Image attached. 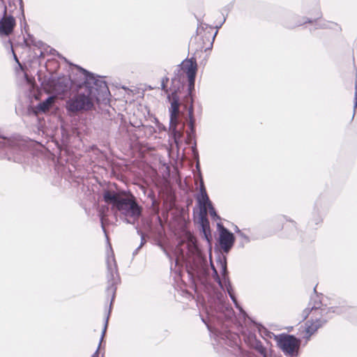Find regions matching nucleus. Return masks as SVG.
I'll return each mask as SVG.
<instances>
[{"mask_svg": "<svg viewBox=\"0 0 357 357\" xmlns=\"http://www.w3.org/2000/svg\"><path fill=\"white\" fill-rule=\"evenodd\" d=\"M199 289H195L198 292ZM208 296L209 309L206 310L208 317L215 324L212 326L202 321L206 325L208 330L214 334L219 344H225L231 347H236L238 357H254V354L243 349L238 346L239 336L228 329L229 326L236 320L235 312L231 306L225 303V296L219 289H202Z\"/></svg>", "mask_w": 357, "mask_h": 357, "instance_id": "nucleus-1", "label": "nucleus"}, {"mask_svg": "<svg viewBox=\"0 0 357 357\" xmlns=\"http://www.w3.org/2000/svg\"><path fill=\"white\" fill-rule=\"evenodd\" d=\"M83 75V81L77 84L78 92L66 102V109L70 116L92 109L94 102H100L110 96V92L103 77L97 75L84 68L75 65Z\"/></svg>", "mask_w": 357, "mask_h": 357, "instance_id": "nucleus-2", "label": "nucleus"}, {"mask_svg": "<svg viewBox=\"0 0 357 357\" xmlns=\"http://www.w3.org/2000/svg\"><path fill=\"white\" fill-rule=\"evenodd\" d=\"M102 196L103 201L111 205L112 211L121 221L132 225L138 223L143 209L130 191L105 189Z\"/></svg>", "mask_w": 357, "mask_h": 357, "instance_id": "nucleus-3", "label": "nucleus"}, {"mask_svg": "<svg viewBox=\"0 0 357 357\" xmlns=\"http://www.w3.org/2000/svg\"><path fill=\"white\" fill-rule=\"evenodd\" d=\"M107 278L108 282V286L106 289V292L108 295L112 294V298L109 304V307L108 310L107 314L105 317L104 327L102 331L101 337L100 339V342L98 344L99 348L100 347L101 342L103 340V338L106 334L109 318L111 314L112 303L115 298L116 291V284L119 281V277L117 272V266L114 257L110 260L109 259L107 261Z\"/></svg>", "mask_w": 357, "mask_h": 357, "instance_id": "nucleus-4", "label": "nucleus"}, {"mask_svg": "<svg viewBox=\"0 0 357 357\" xmlns=\"http://www.w3.org/2000/svg\"><path fill=\"white\" fill-rule=\"evenodd\" d=\"M242 327V333L243 335L244 340L245 343L252 349H254L261 357H273L271 351H268L266 347H265L261 342L259 340L256 335L255 333V329L257 328L260 332L261 328L263 326L260 324H257L256 326H254L253 324H248L247 326H243L242 324H241Z\"/></svg>", "mask_w": 357, "mask_h": 357, "instance_id": "nucleus-5", "label": "nucleus"}, {"mask_svg": "<svg viewBox=\"0 0 357 357\" xmlns=\"http://www.w3.org/2000/svg\"><path fill=\"white\" fill-rule=\"evenodd\" d=\"M277 344L285 355L296 356L301 340L294 335L282 333L275 337Z\"/></svg>", "mask_w": 357, "mask_h": 357, "instance_id": "nucleus-6", "label": "nucleus"}, {"mask_svg": "<svg viewBox=\"0 0 357 357\" xmlns=\"http://www.w3.org/2000/svg\"><path fill=\"white\" fill-rule=\"evenodd\" d=\"M217 264L220 266V273L222 278L220 277L218 273L214 266L212 261H210L211 268L213 271L212 277L214 280L218 284L221 289L225 290V286L230 287L231 284L229 277V271L227 269V261L225 255L222 253L218 254L217 257Z\"/></svg>", "mask_w": 357, "mask_h": 357, "instance_id": "nucleus-7", "label": "nucleus"}, {"mask_svg": "<svg viewBox=\"0 0 357 357\" xmlns=\"http://www.w3.org/2000/svg\"><path fill=\"white\" fill-rule=\"evenodd\" d=\"M219 231L218 244L224 253L227 254L233 248L235 243V236L221 222L217 223Z\"/></svg>", "mask_w": 357, "mask_h": 357, "instance_id": "nucleus-8", "label": "nucleus"}, {"mask_svg": "<svg viewBox=\"0 0 357 357\" xmlns=\"http://www.w3.org/2000/svg\"><path fill=\"white\" fill-rule=\"evenodd\" d=\"M79 83V82L77 81L75 78H72L71 77H59L56 80L53 81L54 91L58 95H64L72 86L77 88V84Z\"/></svg>", "mask_w": 357, "mask_h": 357, "instance_id": "nucleus-9", "label": "nucleus"}, {"mask_svg": "<svg viewBox=\"0 0 357 357\" xmlns=\"http://www.w3.org/2000/svg\"><path fill=\"white\" fill-rule=\"evenodd\" d=\"M317 295H315L314 298L312 297L308 303V305L310 307V311H314V313H317L319 317H324V315L327 314L328 312H332L337 314L343 312V310L342 308H339L337 306H331L328 307L327 310L325 308H321V302L319 299L317 298Z\"/></svg>", "mask_w": 357, "mask_h": 357, "instance_id": "nucleus-10", "label": "nucleus"}, {"mask_svg": "<svg viewBox=\"0 0 357 357\" xmlns=\"http://www.w3.org/2000/svg\"><path fill=\"white\" fill-rule=\"evenodd\" d=\"M16 22L13 15H6V7L4 8V15L0 20V36H9L14 30Z\"/></svg>", "mask_w": 357, "mask_h": 357, "instance_id": "nucleus-11", "label": "nucleus"}, {"mask_svg": "<svg viewBox=\"0 0 357 357\" xmlns=\"http://www.w3.org/2000/svg\"><path fill=\"white\" fill-rule=\"evenodd\" d=\"M224 291H226L231 300L233 301L235 307L239 310V312H240V314L242 317V319H243V324L247 326V324H253L254 326H256L257 325V322H255V321H253L248 315V314L246 313V312L242 308V307L240 305V304L238 303L237 301V299L236 298V296L234 294V290H233V288H232V286H231V284H230V287L229 286H225V290Z\"/></svg>", "mask_w": 357, "mask_h": 357, "instance_id": "nucleus-12", "label": "nucleus"}, {"mask_svg": "<svg viewBox=\"0 0 357 357\" xmlns=\"http://www.w3.org/2000/svg\"><path fill=\"white\" fill-rule=\"evenodd\" d=\"M178 74L180 70H183L188 77H196L197 72V63L195 58L191 57L190 59L186 58L178 65Z\"/></svg>", "mask_w": 357, "mask_h": 357, "instance_id": "nucleus-13", "label": "nucleus"}, {"mask_svg": "<svg viewBox=\"0 0 357 357\" xmlns=\"http://www.w3.org/2000/svg\"><path fill=\"white\" fill-rule=\"evenodd\" d=\"M326 322L327 319L323 317H314V318H311L310 320L307 321L305 324L306 339L309 340L310 336Z\"/></svg>", "mask_w": 357, "mask_h": 357, "instance_id": "nucleus-14", "label": "nucleus"}, {"mask_svg": "<svg viewBox=\"0 0 357 357\" xmlns=\"http://www.w3.org/2000/svg\"><path fill=\"white\" fill-rule=\"evenodd\" d=\"M170 89L172 90V88ZM179 91V86L177 88L174 87L172 93L167 95V99L170 102V107L169 108V116L172 118H175V114L179 112L180 100L178 95Z\"/></svg>", "mask_w": 357, "mask_h": 357, "instance_id": "nucleus-15", "label": "nucleus"}, {"mask_svg": "<svg viewBox=\"0 0 357 357\" xmlns=\"http://www.w3.org/2000/svg\"><path fill=\"white\" fill-rule=\"evenodd\" d=\"M314 22H316V20H312L308 17L300 18L296 15H290L284 21L283 24L288 29H294L305 23H313Z\"/></svg>", "mask_w": 357, "mask_h": 357, "instance_id": "nucleus-16", "label": "nucleus"}, {"mask_svg": "<svg viewBox=\"0 0 357 357\" xmlns=\"http://www.w3.org/2000/svg\"><path fill=\"white\" fill-rule=\"evenodd\" d=\"M188 93L185 96V101L191 104L193 99L196 77H188Z\"/></svg>", "mask_w": 357, "mask_h": 357, "instance_id": "nucleus-17", "label": "nucleus"}, {"mask_svg": "<svg viewBox=\"0 0 357 357\" xmlns=\"http://www.w3.org/2000/svg\"><path fill=\"white\" fill-rule=\"evenodd\" d=\"M53 98L48 96L43 101L40 102L36 106V111L38 113H46L49 112L52 104Z\"/></svg>", "mask_w": 357, "mask_h": 357, "instance_id": "nucleus-18", "label": "nucleus"}, {"mask_svg": "<svg viewBox=\"0 0 357 357\" xmlns=\"http://www.w3.org/2000/svg\"><path fill=\"white\" fill-rule=\"evenodd\" d=\"M198 222L202 229H205L210 227L209 220L207 218L206 208L199 209V213L198 215Z\"/></svg>", "mask_w": 357, "mask_h": 357, "instance_id": "nucleus-19", "label": "nucleus"}, {"mask_svg": "<svg viewBox=\"0 0 357 357\" xmlns=\"http://www.w3.org/2000/svg\"><path fill=\"white\" fill-rule=\"evenodd\" d=\"M197 204H199V209L206 208V206L211 204V201L210 200L208 194L198 195L196 197Z\"/></svg>", "mask_w": 357, "mask_h": 357, "instance_id": "nucleus-20", "label": "nucleus"}, {"mask_svg": "<svg viewBox=\"0 0 357 357\" xmlns=\"http://www.w3.org/2000/svg\"><path fill=\"white\" fill-rule=\"evenodd\" d=\"M178 113L175 114V118L172 117H172L169 116V129L174 137H176V136H178V135H179L178 131L177 130V125H178Z\"/></svg>", "mask_w": 357, "mask_h": 357, "instance_id": "nucleus-21", "label": "nucleus"}, {"mask_svg": "<svg viewBox=\"0 0 357 357\" xmlns=\"http://www.w3.org/2000/svg\"><path fill=\"white\" fill-rule=\"evenodd\" d=\"M15 144V142L10 138L4 136L0 131V148H13Z\"/></svg>", "mask_w": 357, "mask_h": 357, "instance_id": "nucleus-22", "label": "nucleus"}, {"mask_svg": "<svg viewBox=\"0 0 357 357\" xmlns=\"http://www.w3.org/2000/svg\"><path fill=\"white\" fill-rule=\"evenodd\" d=\"M188 128H195V119L194 116V106H193V100L191 101V104L189 105L188 109Z\"/></svg>", "mask_w": 357, "mask_h": 357, "instance_id": "nucleus-23", "label": "nucleus"}, {"mask_svg": "<svg viewBox=\"0 0 357 357\" xmlns=\"http://www.w3.org/2000/svg\"><path fill=\"white\" fill-rule=\"evenodd\" d=\"M108 210H109V208L107 206H102L99 211V217L100 219L101 227H102V231L105 234V236L107 240H108V235H107V231L105 229V227L104 226V220L107 217V212L108 211Z\"/></svg>", "mask_w": 357, "mask_h": 357, "instance_id": "nucleus-24", "label": "nucleus"}, {"mask_svg": "<svg viewBox=\"0 0 357 357\" xmlns=\"http://www.w3.org/2000/svg\"><path fill=\"white\" fill-rule=\"evenodd\" d=\"M26 46L33 45L38 48H42L45 45L41 40H37L33 36L28 34V38L24 40Z\"/></svg>", "mask_w": 357, "mask_h": 357, "instance_id": "nucleus-25", "label": "nucleus"}, {"mask_svg": "<svg viewBox=\"0 0 357 357\" xmlns=\"http://www.w3.org/2000/svg\"><path fill=\"white\" fill-rule=\"evenodd\" d=\"M135 226V228L136 229L137 234L140 236L141 238V242L139 244V248H142V246L146 243V240L145 239V234L142 231V229L139 227L138 223L136 224Z\"/></svg>", "mask_w": 357, "mask_h": 357, "instance_id": "nucleus-26", "label": "nucleus"}, {"mask_svg": "<svg viewBox=\"0 0 357 357\" xmlns=\"http://www.w3.org/2000/svg\"><path fill=\"white\" fill-rule=\"evenodd\" d=\"M208 209V213L211 217V218L214 220H220V217L217 214L216 211L213 205V203L206 206Z\"/></svg>", "mask_w": 357, "mask_h": 357, "instance_id": "nucleus-27", "label": "nucleus"}, {"mask_svg": "<svg viewBox=\"0 0 357 357\" xmlns=\"http://www.w3.org/2000/svg\"><path fill=\"white\" fill-rule=\"evenodd\" d=\"M311 312L312 313V318H314V317H319L317 313H314V311H310V307L308 305V307H307L302 312V321L305 320Z\"/></svg>", "mask_w": 357, "mask_h": 357, "instance_id": "nucleus-28", "label": "nucleus"}, {"mask_svg": "<svg viewBox=\"0 0 357 357\" xmlns=\"http://www.w3.org/2000/svg\"><path fill=\"white\" fill-rule=\"evenodd\" d=\"M58 56H59V58L63 59L66 62L68 63L70 66H74V67H75V68L78 70V73H77V74H76V76H78V75H79V77H75V78L76 79V80H77V81H78V82H82V81H83V79H82V78H83V75L81 74V73L79 72V70H78V69L75 66V64H73V63H70V62L67 60V59H66V58L63 57V56H61V54H59V53H58Z\"/></svg>", "mask_w": 357, "mask_h": 357, "instance_id": "nucleus-29", "label": "nucleus"}, {"mask_svg": "<svg viewBox=\"0 0 357 357\" xmlns=\"http://www.w3.org/2000/svg\"><path fill=\"white\" fill-rule=\"evenodd\" d=\"M238 236L241 237L242 240L240 243V246L242 248L244 247V245L245 243H248L250 241L249 236L243 231L240 232V234Z\"/></svg>", "mask_w": 357, "mask_h": 357, "instance_id": "nucleus-30", "label": "nucleus"}, {"mask_svg": "<svg viewBox=\"0 0 357 357\" xmlns=\"http://www.w3.org/2000/svg\"><path fill=\"white\" fill-rule=\"evenodd\" d=\"M169 77H164L162 78V80H161V89L165 92L166 93H167L169 92V89L167 88V83L169 82Z\"/></svg>", "mask_w": 357, "mask_h": 357, "instance_id": "nucleus-31", "label": "nucleus"}, {"mask_svg": "<svg viewBox=\"0 0 357 357\" xmlns=\"http://www.w3.org/2000/svg\"><path fill=\"white\" fill-rule=\"evenodd\" d=\"M19 4H20V9L22 14V17L20 18V22L21 24L22 22L24 23L25 25H26V20H25V15H24V3L22 0H18Z\"/></svg>", "mask_w": 357, "mask_h": 357, "instance_id": "nucleus-32", "label": "nucleus"}, {"mask_svg": "<svg viewBox=\"0 0 357 357\" xmlns=\"http://www.w3.org/2000/svg\"><path fill=\"white\" fill-rule=\"evenodd\" d=\"M202 232L204 234L205 239L208 242H210L211 241V239H212L210 227L207 228V229H202Z\"/></svg>", "mask_w": 357, "mask_h": 357, "instance_id": "nucleus-33", "label": "nucleus"}, {"mask_svg": "<svg viewBox=\"0 0 357 357\" xmlns=\"http://www.w3.org/2000/svg\"><path fill=\"white\" fill-rule=\"evenodd\" d=\"M225 21H226V17H225L223 18L222 22L219 25H217V26H215V28L217 29V30H218V29H220V28L222 26V24L225 22ZM217 33H218V31H216L215 32V33L213 34V37H212V41H211V46H210V47H208V49H211V48H212V47H213V41H214V40H215V36H216Z\"/></svg>", "mask_w": 357, "mask_h": 357, "instance_id": "nucleus-34", "label": "nucleus"}, {"mask_svg": "<svg viewBox=\"0 0 357 357\" xmlns=\"http://www.w3.org/2000/svg\"><path fill=\"white\" fill-rule=\"evenodd\" d=\"M187 136L189 139H195L196 136V129L188 128V130L187 131Z\"/></svg>", "mask_w": 357, "mask_h": 357, "instance_id": "nucleus-35", "label": "nucleus"}, {"mask_svg": "<svg viewBox=\"0 0 357 357\" xmlns=\"http://www.w3.org/2000/svg\"><path fill=\"white\" fill-rule=\"evenodd\" d=\"M206 193H207L206 187H205L203 179L201 178L200 183H199V195H201V194L203 195V194H206Z\"/></svg>", "mask_w": 357, "mask_h": 357, "instance_id": "nucleus-36", "label": "nucleus"}, {"mask_svg": "<svg viewBox=\"0 0 357 357\" xmlns=\"http://www.w3.org/2000/svg\"><path fill=\"white\" fill-rule=\"evenodd\" d=\"M207 26L208 25L206 24L201 23V24L199 26H198L197 28V30H196L197 35H199V33H201V31L204 30L205 27L206 28Z\"/></svg>", "mask_w": 357, "mask_h": 357, "instance_id": "nucleus-37", "label": "nucleus"}, {"mask_svg": "<svg viewBox=\"0 0 357 357\" xmlns=\"http://www.w3.org/2000/svg\"><path fill=\"white\" fill-rule=\"evenodd\" d=\"M356 107H357V92L355 91L354 101V113H353L352 119H354V117L355 111H356Z\"/></svg>", "mask_w": 357, "mask_h": 357, "instance_id": "nucleus-38", "label": "nucleus"}, {"mask_svg": "<svg viewBox=\"0 0 357 357\" xmlns=\"http://www.w3.org/2000/svg\"><path fill=\"white\" fill-rule=\"evenodd\" d=\"M181 78L178 75V73H175L174 77L172 78V82L174 84L176 81L178 80L179 82L183 83V81H181Z\"/></svg>", "mask_w": 357, "mask_h": 357, "instance_id": "nucleus-39", "label": "nucleus"}, {"mask_svg": "<svg viewBox=\"0 0 357 357\" xmlns=\"http://www.w3.org/2000/svg\"><path fill=\"white\" fill-rule=\"evenodd\" d=\"M314 221L315 225L319 224L322 221V218L318 214L314 218Z\"/></svg>", "mask_w": 357, "mask_h": 357, "instance_id": "nucleus-40", "label": "nucleus"}, {"mask_svg": "<svg viewBox=\"0 0 357 357\" xmlns=\"http://www.w3.org/2000/svg\"><path fill=\"white\" fill-rule=\"evenodd\" d=\"M192 152L194 153H196L197 155H198L197 150V145H196V142H195L194 143V145L192 146Z\"/></svg>", "mask_w": 357, "mask_h": 357, "instance_id": "nucleus-41", "label": "nucleus"}, {"mask_svg": "<svg viewBox=\"0 0 357 357\" xmlns=\"http://www.w3.org/2000/svg\"><path fill=\"white\" fill-rule=\"evenodd\" d=\"M99 347H98L96 351L93 353V354L91 357H98L99 356Z\"/></svg>", "mask_w": 357, "mask_h": 357, "instance_id": "nucleus-42", "label": "nucleus"}, {"mask_svg": "<svg viewBox=\"0 0 357 357\" xmlns=\"http://www.w3.org/2000/svg\"><path fill=\"white\" fill-rule=\"evenodd\" d=\"M141 249V248H139V246H138L132 252V255L133 256H135L137 255L138 252L139 251V250Z\"/></svg>", "mask_w": 357, "mask_h": 357, "instance_id": "nucleus-43", "label": "nucleus"}, {"mask_svg": "<svg viewBox=\"0 0 357 357\" xmlns=\"http://www.w3.org/2000/svg\"><path fill=\"white\" fill-rule=\"evenodd\" d=\"M234 231L238 234V235L240 234V232H242V231L237 226H235Z\"/></svg>", "mask_w": 357, "mask_h": 357, "instance_id": "nucleus-44", "label": "nucleus"}, {"mask_svg": "<svg viewBox=\"0 0 357 357\" xmlns=\"http://www.w3.org/2000/svg\"><path fill=\"white\" fill-rule=\"evenodd\" d=\"M12 51H13V50H12ZM13 56H14V59H15V60L17 63H19L18 59H17V57L16 54L14 53V52H13Z\"/></svg>", "mask_w": 357, "mask_h": 357, "instance_id": "nucleus-45", "label": "nucleus"}, {"mask_svg": "<svg viewBox=\"0 0 357 357\" xmlns=\"http://www.w3.org/2000/svg\"><path fill=\"white\" fill-rule=\"evenodd\" d=\"M196 168H197L199 171H200V167H199V162H197V164H196Z\"/></svg>", "mask_w": 357, "mask_h": 357, "instance_id": "nucleus-46", "label": "nucleus"}, {"mask_svg": "<svg viewBox=\"0 0 357 357\" xmlns=\"http://www.w3.org/2000/svg\"><path fill=\"white\" fill-rule=\"evenodd\" d=\"M38 80H39L40 82H41V84H44V82H45V81H42V80H41L40 76L39 75H38Z\"/></svg>", "mask_w": 357, "mask_h": 357, "instance_id": "nucleus-47", "label": "nucleus"}, {"mask_svg": "<svg viewBox=\"0 0 357 357\" xmlns=\"http://www.w3.org/2000/svg\"><path fill=\"white\" fill-rule=\"evenodd\" d=\"M39 56L40 57L44 56V53L42 51H40Z\"/></svg>", "mask_w": 357, "mask_h": 357, "instance_id": "nucleus-48", "label": "nucleus"}, {"mask_svg": "<svg viewBox=\"0 0 357 357\" xmlns=\"http://www.w3.org/2000/svg\"><path fill=\"white\" fill-rule=\"evenodd\" d=\"M355 91L357 92V80L356 81V83H355Z\"/></svg>", "mask_w": 357, "mask_h": 357, "instance_id": "nucleus-49", "label": "nucleus"}, {"mask_svg": "<svg viewBox=\"0 0 357 357\" xmlns=\"http://www.w3.org/2000/svg\"><path fill=\"white\" fill-rule=\"evenodd\" d=\"M289 222H292L294 226L296 227V222L294 220H289Z\"/></svg>", "mask_w": 357, "mask_h": 357, "instance_id": "nucleus-50", "label": "nucleus"}, {"mask_svg": "<svg viewBox=\"0 0 357 357\" xmlns=\"http://www.w3.org/2000/svg\"><path fill=\"white\" fill-rule=\"evenodd\" d=\"M318 27H319V28H324V27H325V26H324V25L319 24V25H318Z\"/></svg>", "mask_w": 357, "mask_h": 357, "instance_id": "nucleus-51", "label": "nucleus"}, {"mask_svg": "<svg viewBox=\"0 0 357 357\" xmlns=\"http://www.w3.org/2000/svg\"><path fill=\"white\" fill-rule=\"evenodd\" d=\"M313 291H314V294H317L316 287H314V290H313Z\"/></svg>", "mask_w": 357, "mask_h": 357, "instance_id": "nucleus-52", "label": "nucleus"}]
</instances>
